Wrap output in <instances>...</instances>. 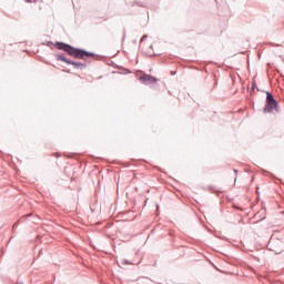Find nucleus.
I'll use <instances>...</instances> for the list:
<instances>
[{
	"instance_id": "f257e3e1",
	"label": "nucleus",
	"mask_w": 284,
	"mask_h": 284,
	"mask_svg": "<svg viewBox=\"0 0 284 284\" xmlns=\"http://www.w3.org/2000/svg\"><path fill=\"white\" fill-rule=\"evenodd\" d=\"M55 48L67 52V54H69V57H73V59H83L85 61L87 59L94 58V53L83 49H77L64 42H55Z\"/></svg>"
},
{
	"instance_id": "f03ea898",
	"label": "nucleus",
	"mask_w": 284,
	"mask_h": 284,
	"mask_svg": "<svg viewBox=\"0 0 284 284\" xmlns=\"http://www.w3.org/2000/svg\"><path fill=\"white\" fill-rule=\"evenodd\" d=\"M276 108H278V102L276 101V99H274V95H272V93H270V91H267L266 92V105L264 108V112L270 113L273 110H276Z\"/></svg>"
},
{
	"instance_id": "7ed1b4c3",
	"label": "nucleus",
	"mask_w": 284,
	"mask_h": 284,
	"mask_svg": "<svg viewBox=\"0 0 284 284\" xmlns=\"http://www.w3.org/2000/svg\"><path fill=\"white\" fill-rule=\"evenodd\" d=\"M57 61H63L64 63H68V65H73V68H75L77 70H84L85 68V63L82 62H74L68 58H65V55H63V53H58L55 55Z\"/></svg>"
},
{
	"instance_id": "20e7f679",
	"label": "nucleus",
	"mask_w": 284,
	"mask_h": 284,
	"mask_svg": "<svg viewBox=\"0 0 284 284\" xmlns=\"http://www.w3.org/2000/svg\"><path fill=\"white\" fill-rule=\"evenodd\" d=\"M140 81H142L144 85H154L159 80L150 74H143L140 77Z\"/></svg>"
},
{
	"instance_id": "39448f33",
	"label": "nucleus",
	"mask_w": 284,
	"mask_h": 284,
	"mask_svg": "<svg viewBox=\"0 0 284 284\" xmlns=\"http://www.w3.org/2000/svg\"><path fill=\"white\" fill-rule=\"evenodd\" d=\"M122 264L123 265H131V263L128 260H123Z\"/></svg>"
},
{
	"instance_id": "423d86ee",
	"label": "nucleus",
	"mask_w": 284,
	"mask_h": 284,
	"mask_svg": "<svg viewBox=\"0 0 284 284\" xmlns=\"http://www.w3.org/2000/svg\"><path fill=\"white\" fill-rule=\"evenodd\" d=\"M148 39V36H143L142 38H141V41H144V40H146Z\"/></svg>"
},
{
	"instance_id": "0eeeda50",
	"label": "nucleus",
	"mask_w": 284,
	"mask_h": 284,
	"mask_svg": "<svg viewBox=\"0 0 284 284\" xmlns=\"http://www.w3.org/2000/svg\"><path fill=\"white\" fill-rule=\"evenodd\" d=\"M27 3H32L34 0H26Z\"/></svg>"
},
{
	"instance_id": "6e6552de",
	"label": "nucleus",
	"mask_w": 284,
	"mask_h": 284,
	"mask_svg": "<svg viewBox=\"0 0 284 284\" xmlns=\"http://www.w3.org/2000/svg\"><path fill=\"white\" fill-rule=\"evenodd\" d=\"M253 89L256 88V82H252Z\"/></svg>"
},
{
	"instance_id": "1a4fd4ad",
	"label": "nucleus",
	"mask_w": 284,
	"mask_h": 284,
	"mask_svg": "<svg viewBox=\"0 0 284 284\" xmlns=\"http://www.w3.org/2000/svg\"><path fill=\"white\" fill-rule=\"evenodd\" d=\"M16 284H23V282H21V281H18Z\"/></svg>"
}]
</instances>
